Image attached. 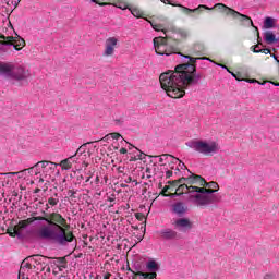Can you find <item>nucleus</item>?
<instances>
[{
    "label": "nucleus",
    "instance_id": "f257e3e1",
    "mask_svg": "<svg viewBox=\"0 0 279 279\" xmlns=\"http://www.w3.org/2000/svg\"><path fill=\"white\" fill-rule=\"evenodd\" d=\"M204 51H206L204 45L194 44L187 49V54L179 52V56L186 58L190 62L177 65L174 71H168L160 74L159 82L168 97H171L172 99H182V97L186 95L185 90L189 86L199 84V80H202L203 76L202 73H197V60L210 59L207 57L195 58L192 56H203Z\"/></svg>",
    "mask_w": 279,
    "mask_h": 279
},
{
    "label": "nucleus",
    "instance_id": "f03ea898",
    "mask_svg": "<svg viewBox=\"0 0 279 279\" xmlns=\"http://www.w3.org/2000/svg\"><path fill=\"white\" fill-rule=\"evenodd\" d=\"M35 215L36 211L32 214L31 218L25 219L27 226H32L34 221H46V223H48L41 226L37 230V236H39V239L53 241L54 243H58V245H69V243L75 241V234H73V231L69 230L71 226L66 222V218L60 213L52 211L47 214L46 211H43V215L45 216Z\"/></svg>",
    "mask_w": 279,
    "mask_h": 279
},
{
    "label": "nucleus",
    "instance_id": "7ed1b4c3",
    "mask_svg": "<svg viewBox=\"0 0 279 279\" xmlns=\"http://www.w3.org/2000/svg\"><path fill=\"white\" fill-rule=\"evenodd\" d=\"M219 191V184L215 181L206 182L202 185V187L197 186V194L191 195L190 199H194V204L199 208H206L211 204H217L221 202V197L217 194Z\"/></svg>",
    "mask_w": 279,
    "mask_h": 279
},
{
    "label": "nucleus",
    "instance_id": "20e7f679",
    "mask_svg": "<svg viewBox=\"0 0 279 279\" xmlns=\"http://www.w3.org/2000/svg\"><path fill=\"white\" fill-rule=\"evenodd\" d=\"M216 8H218L219 12L221 14H226V16H232V19H235L239 21L240 25L242 27H245V25H251V27H254L257 32V38L260 39V33H258V27L254 26V21H252V17L248 15H245L223 3H216Z\"/></svg>",
    "mask_w": 279,
    "mask_h": 279
},
{
    "label": "nucleus",
    "instance_id": "39448f33",
    "mask_svg": "<svg viewBox=\"0 0 279 279\" xmlns=\"http://www.w3.org/2000/svg\"><path fill=\"white\" fill-rule=\"evenodd\" d=\"M165 37H155L153 39L155 51L158 56H173V53H177L180 56V48L175 46H171L169 44V40H171V37L167 35V32H165Z\"/></svg>",
    "mask_w": 279,
    "mask_h": 279
},
{
    "label": "nucleus",
    "instance_id": "423d86ee",
    "mask_svg": "<svg viewBox=\"0 0 279 279\" xmlns=\"http://www.w3.org/2000/svg\"><path fill=\"white\" fill-rule=\"evenodd\" d=\"M193 149L203 156H214L219 151L217 142L196 141L192 144Z\"/></svg>",
    "mask_w": 279,
    "mask_h": 279
},
{
    "label": "nucleus",
    "instance_id": "0eeeda50",
    "mask_svg": "<svg viewBox=\"0 0 279 279\" xmlns=\"http://www.w3.org/2000/svg\"><path fill=\"white\" fill-rule=\"evenodd\" d=\"M0 45H13L15 51H21L25 47V39L21 36H5L0 34Z\"/></svg>",
    "mask_w": 279,
    "mask_h": 279
},
{
    "label": "nucleus",
    "instance_id": "6e6552de",
    "mask_svg": "<svg viewBox=\"0 0 279 279\" xmlns=\"http://www.w3.org/2000/svg\"><path fill=\"white\" fill-rule=\"evenodd\" d=\"M32 269H36V265L29 260V257H26L21 264L19 278L29 279V276H32Z\"/></svg>",
    "mask_w": 279,
    "mask_h": 279
},
{
    "label": "nucleus",
    "instance_id": "1a4fd4ad",
    "mask_svg": "<svg viewBox=\"0 0 279 279\" xmlns=\"http://www.w3.org/2000/svg\"><path fill=\"white\" fill-rule=\"evenodd\" d=\"M118 43H119V39H117L116 37L107 38L105 41V51H104L102 56L105 58H110V56H114V49H116Z\"/></svg>",
    "mask_w": 279,
    "mask_h": 279
},
{
    "label": "nucleus",
    "instance_id": "9d476101",
    "mask_svg": "<svg viewBox=\"0 0 279 279\" xmlns=\"http://www.w3.org/2000/svg\"><path fill=\"white\" fill-rule=\"evenodd\" d=\"M184 193H196L197 195V186H191L187 183L180 184L177 186L174 193H170V197L184 195Z\"/></svg>",
    "mask_w": 279,
    "mask_h": 279
},
{
    "label": "nucleus",
    "instance_id": "9b49d317",
    "mask_svg": "<svg viewBox=\"0 0 279 279\" xmlns=\"http://www.w3.org/2000/svg\"><path fill=\"white\" fill-rule=\"evenodd\" d=\"M28 257H29L31 263H33V265L36 266V269L38 271H45V267H47V259L49 257L43 256V255H32Z\"/></svg>",
    "mask_w": 279,
    "mask_h": 279
},
{
    "label": "nucleus",
    "instance_id": "f8f14e48",
    "mask_svg": "<svg viewBox=\"0 0 279 279\" xmlns=\"http://www.w3.org/2000/svg\"><path fill=\"white\" fill-rule=\"evenodd\" d=\"M11 77L13 80H25L29 77V71L25 70L23 66H14L11 71Z\"/></svg>",
    "mask_w": 279,
    "mask_h": 279
},
{
    "label": "nucleus",
    "instance_id": "ddd939ff",
    "mask_svg": "<svg viewBox=\"0 0 279 279\" xmlns=\"http://www.w3.org/2000/svg\"><path fill=\"white\" fill-rule=\"evenodd\" d=\"M203 184H206V179L202 175L192 173L187 177V186H198V189H202Z\"/></svg>",
    "mask_w": 279,
    "mask_h": 279
},
{
    "label": "nucleus",
    "instance_id": "4468645a",
    "mask_svg": "<svg viewBox=\"0 0 279 279\" xmlns=\"http://www.w3.org/2000/svg\"><path fill=\"white\" fill-rule=\"evenodd\" d=\"M186 210H189V206L184 202H177L172 205V213L179 217H182Z\"/></svg>",
    "mask_w": 279,
    "mask_h": 279
},
{
    "label": "nucleus",
    "instance_id": "2eb2a0df",
    "mask_svg": "<svg viewBox=\"0 0 279 279\" xmlns=\"http://www.w3.org/2000/svg\"><path fill=\"white\" fill-rule=\"evenodd\" d=\"M159 235L161 239H165L166 241L178 239V232L172 229H162L161 231H159Z\"/></svg>",
    "mask_w": 279,
    "mask_h": 279
},
{
    "label": "nucleus",
    "instance_id": "dca6fc26",
    "mask_svg": "<svg viewBox=\"0 0 279 279\" xmlns=\"http://www.w3.org/2000/svg\"><path fill=\"white\" fill-rule=\"evenodd\" d=\"M12 63L0 62V75L12 77Z\"/></svg>",
    "mask_w": 279,
    "mask_h": 279
},
{
    "label": "nucleus",
    "instance_id": "f3484780",
    "mask_svg": "<svg viewBox=\"0 0 279 279\" xmlns=\"http://www.w3.org/2000/svg\"><path fill=\"white\" fill-rule=\"evenodd\" d=\"M177 228H185L186 230H191L193 228V222L189 218H180L174 222Z\"/></svg>",
    "mask_w": 279,
    "mask_h": 279
},
{
    "label": "nucleus",
    "instance_id": "a211bd4d",
    "mask_svg": "<svg viewBox=\"0 0 279 279\" xmlns=\"http://www.w3.org/2000/svg\"><path fill=\"white\" fill-rule=\"evenodd\" d=\"M37 165H38V168L41 165L43 173H47V169H50V171H56V163H53L51 161H47V160L38 161Z\"/></svg>",
    "mask_w": 279,
    "mask_h": 279
},
{
    "label": "nucleus",
    "instance_id": "6ab92c4d",
    "mask_svg": "<svg viewBox=\"0 0 279 279\" xmlns=\"http://www.w3.org/2000/svg\"><path fill=\"white\" fill-rule=\"evenodd\" d=\"M175 189H178V185L168 184L162 189V191L160 192V195H162V197H171V193H173V191H175ZM167 193H169V194H167Z\"/></svg>",
    "mask_w": 279,
    "mask_h": 279
},
{
    "label": "nucleus",
    "instance_id": "aec40b11",
    "mask_svg": "<svg viewBox=\"0 0 279 279\" xmlns=\"http://www.w3.org/2000/svg\"><path fill=\"white\" fill-rule=\"evenodd\" d=\"M264 40H265V43H267V45H274V43H278L276 35L274 33H271L270 31H267L264 34Z\"/></svg>",
    "mask_w": 279,
    "mask_h": 279
},
{
    "label": "nucleus",
    "instance_id": "412c9836",
    "mask_svg": "<svg viewBox=\"0 0 279 279\" xmlns=\"http://www.w3.org/2000/svg\"><path fill=\"white\" fill-rule=\"evenodd\" d=\"M20 172H17L19 174ZM21 173H29V175H40V169H38V163H35L33 167L24 169Z\"/></svg>",
    "mask_w": 279,
    "mask_h": 279
},
{
    "label": "nucleus",
    "instance_id": "4be33fe9",
    "mask_svg": "<svg viewBox=\"0 0 279 279\" xmlns=\"http://www.w3.org/2000/svg\"><path fill=\"white\" fill-rule=\"evenodd\" d=\"M204 10H208L209 12H213V10H219V7L215 4L214 7L209 8L208 5L199 4L197 8L192 9V13L197 12L199 14V12H203Z\"/></svg>",
    "mask_w": 279,
    "mask_h": 279
},
{
    "label": "nucleus",
    "instance_id": "5701e85b",
    "mask_svg": "<svg viewBox=\"0 0 279 279\" xmlns=\"http://www.w3.org/2000/svg\"><path fill=\"white\" fill-rule=\"evenodd\" d=\"M135 276H143L144 279H155L158 274L156 271L153 272H143V271H137L135 272Z\"/></svg>",
    "mask_w": 279,
    "mask_h": 279
},
{
    "label": "nucleus",
    "instance_id": "b1692460",
    "mask_svg": "<svg viewBox=\"0 0 279 279\" xmlns=\"http://www.w3.org/2000/svg\"><path fill=\"white\" fill-rule=\"evenodd\" d=\"M129 10L131 14H133V16H135L136 19H143V16H145L143 11H141V9L138 8H129Z\"/></svg>",
    "mask_w": 279,
    "mask_h": 279
},
{
    "label": "nucleus",
    "instance_id": "393cba45",
    "mask_svg": "<svg viewBox=\"0 0 279 279\" xmlns=\"http://www.w3.org/2000/svg\"><path fill=\"white\" fill-rule=\"evenodd\" d=\"M275 24H276V20H274L272 17H266L265 21H264V27L266 29L274 28Z\"/></svg>",
    "mask_w": 279,
    "mask_h": 279
},
{
    "label": "nucleus",
    "instance_id": "a878e982",
    "mask_svg": "<svg viewBox=\"0 0 279 279\" xmlns=\"http://www.w3.org/2000/svg\"><path fill=\"white\" fill-rule=\"evenodd\" d=\"M146 267H147L148 271H158V269H159L158 263H156V260H149L146 264Z\"/></svg>",
    "mask_w": 279,
    "mask_h": 279
},
{
    "label": "nucleus",
    "instance_id": "bb28decb",
    "mask_svg": "<svg viewBox=\"0 0 279 279\" xmlns=\"http://www.w3.org/2000/svg\"><path fill=\"white\" fill-rule=\"evenodd\" d=\"M48 204L53 208L54 206H58L60 204V198H58V193L54 194V197H49L48 198Z\"/></svg>",
    "mask_w": 279,
    "mask_h": 279
},
{
    "label": "nucleus",
    "instance_id": "cd10ccee",
    "mask_svg": "<svg viewBox=\"0 0 279 279\" xmlns=\"http://www.w3.org/2000/svg\"><path fill=\"white\" fill-rule=\"evenodd\" d=\"M168 184H174V186H180V184H187V178H180L178 180L168 181Z\"/></svg>",
    "mask_w": 279,
    "mask_h": 279
},
{
    "label": "nucleus",
    "instance_id": "c85d7f7f",
    "mask_svg": "<svg viewBox=\"0 0 279 279\" xmlns=\"http://www.w3.org/2000/svg\"><path fill=\"white\" fill-rule=\"evenodd\" d=\"M61 169L69 171L73 167V163L69 159H63L60 163Z\"/></svg>",
    "mask_w": 279,
    "mask_h": 279
},
{
    "label": "nucleus",
    "instance_id": "c756f323",
    "mask_svg": "<svg viewBox=\"0 0 279 279\" xmlns=\"http://www.w3.org/2000/svg\"><path fill=\"white\" fill-rule=\"evenodd\" d=\"M7 232L9 233V236H12V239H14L15 236H17V234H21V231L17 230L15 227L12 228H8Z\"/></svg>",
    "mask_w": 279,
    "mask_h": 279
},
{
    "label": "nucleus",
    "instance_id": "7c9ffc66",
    "mask_svg": "<svg viewBox=\"0 0 279 279\" xmlns=\"http://www.w3.org/2000/svg\"><path fill=\"white\" fill-rule=\"evenodd\" d=\"M172 8H181L184 14H193V9L186 8L182 4H172Z\"/></svg>",
    "mask_w": 279,
    "mask_h": 279
},
{
    "label": "nucleus",
    "instance_id": "2f4dec72",
    "mask_svg": "<svg viewBox=\"0 0 279 279\" xmlns=\"http://www.w3.org/2000/svg\"><path fill=\"white\" fill-rule=\"evenodd\" d=\"M27 221L26 220H21L15 228L21 232L22 230H25L27 228Z\"/></svg>",
    "mask_w": 279,
    "mask_h": 279
},
{
    "label": "nucleus",
    "instance_id": "473e14b6",
    "mask_svg": "<svg viewBox=\"0 0 279 279\" xmlns=\"http://www.w3.org/2000/svg\"><path fill=\"white\" fill-rule=\"evenodd\" d=\"M175 161H173V163L179 162V167L175 169V171H180V169H186V165H184V162L180 161L179 158H173Z\"/></svg>",
    "mask_w": 279,
    "mask_h": 279
},
{
    "label": "nucleus",
    "instance_id": "72a5a7b5",
    "mask_svg": "<svg viewBox=\"0 0 279 279\" xmlns=\"http://www.w3.org/2000/svg\"><path fill=\"white\" fill-rule=\"evenodd\" d=\"M231 75L238 80V82H243V74L241 72H231Z\"/></svg>",
    "mask_w": 279,
    "mask_h": 279
},
{
    "label": "nucleus",
    "instance_id": "f704fd0d",
    "mask_svg": "<svg viewBox=\"0 0 279 279\" xmlns=\"http://www.w3.org/2000/svg\"><path fill=\"white\" fill-rule=\"evenodd\" d=\"M260 45H263L260 41H258V44L257 45H255V46H252L251 47V49H252V51H253V53H260V51L259 50H257L258 49V47H260Z\"/></svg>",
    "mask_w": 279,
    "mask_h": 279
},
{
    "label": "nucleus",
    "instance_id": "c9c22d12",
    "mask_svg": "<svg viewBox=\"0 0 279 279\" xmlns=\"http://www.w3.org/2000/svg\"><path fill=\"white\" fill-rule=\"evenodd\" d=\"M56 260L59 265H66V257H57Z\"/></svg>",
    "mask_w": 279,
    "mask_h": 279
},
{
    "label": "nucleus",
    "instance_id": "e433bc0d",
    "mask_svg": "<svg viewBox=\"0 0 279 279\" xmlns=\"http://www.w3.org/2000/svg\"><path fill=\"white\" fill-rule=\"evenodd\" d=\"M175 158L173 155H169V154H163L161 155V157L159 158V162H165V158Z\"/></svg>",
    "mask_w": 279,
    "mask_h": 279
},
{
    "label": "nucleus",
    "instance_id": "4c0bfd02",
    "mask_svg": "<svg viewBox=\"0 0 279 279\" xmlns=\"http://www.w3.org/2000/svg\"><path fill=\"white\" fill-rule=\"evenodd\" d=\"M135 218L137 221H143V219H145V215L143 213H136Z\"/></svg>",
    "mask_w": 279,
    "mask_h": 279
},
{
    "label": "nucleus",
    "instance_id": "58836bf2",
    "mask_svg": "<svg viewBox=\"0 0 279 279\" xmlns=\"http://www.w3.org/2000/svg\"><path fill=\"white\" fill-rule=\"evenodd\" d=\"M110 136L111 138H113V141H119V138H121V135L117 132L110 133Z\"/></svg>",
    "mask_w": 279,
    "mask_h": 279
},
{
    "label": "nucleus",
    "instance_id": "ea45409f",
    "mask_svg": "<svg viewBox=\"0 0 279 279\" xmlns=\"http://www.w3.org/2000/svg\"><path fill=\"white\" fill-rule=\"evenodd\" d=\"M267 82H269V84H272V86H279V82H276V81H265V82L259 83V84H262V86H263V85L267 84Z\"/></svg>",
    "mask_w": 279,
    "mask_h": 279
},
{
    "label": "nucleus",
    "instance_id": "a19ab883",
    "mask_svg": "<svg viewBox=\"0 0 279 279\" xmlns=\"http://www.w3.org/2000/svg\"><path fill=\"white\" fill-rule=\"evenodd\" d=\"M259 53H265V56L271 53V50L268 49V48H263V49H259Z\"/></svg>",
    "mask_w": 279,
    "mask_h": 279
},
{
    "label": "nucleus",
    "instance_id": "79ce46f5",
    "mask_svg": "<svg viewBox=\"0 0 279 279\" xmlns=\"http://www.w3.org/2000/svg\"><path fill=\"white\" fill-rule=\"evenodd\" d=\"M120 10H128L130 9V5L126 3H121V5H119Z\"/></svg>",
    "mask_w": 279,
    "mask_h": 279
},
{
    "label": "nucleus",
    "instance_id": "37998d69",
    "mask_svg": "<svg viewBox=\"0 0 279 279\" xmlns=\"http://www.w3.org/2000/svg\"><path fill=\"white\" fill-rule=\"evenodd\" d=\"M173 175V170L166 171V178L169 180Z\"/></svg>",
    "mask_w": 279,
    "mask_h": 279
},
{
    "label": "nucleus",
    "instance_id": "c03bdc74",
    "mask_svg": "<svg viewBox=\"0 0 279 279\" xmlns=\"http://www.w3.org/2000/svg\"><path fill=\"white\" fill-rule=\"evenodd\" d=\"M0 175H19V172H5V173H0Z\"/></svg>",
    "mask_w": 279,
    "mask_h": 279
},
{
    "label": "nucleus",
    "instance_id": "a18cd8bd",
    "mask_svg": "<svg viewBox=\"0 0 279 279\" xmlns=\"http://www.w3.org/2000/svg\"><path fill=\"white\" fill-rule=\"evenodd\" d=\"M75 193H77L75 190H69L68 195H70V197H75Z\"/></svg>",
    "mask_w": 279,
    "mask_h": 279
},
{
    "label": "nucleus",
    "instance_id": "49530a36",
    "mask_svg": "<svg viewBox=\"0 0 279 279\" xmlns=\"http://www.w3.org/2000/svg\"><path fill=\"white\" fill-rule=\"evenodd\" d=\"M153 28L156 31V32H160L162 29V26L161 25H153Z\"/></svg>",
    "mask_w": 279,
    "mask_h": 279
},
{
    "label": "nucleus",
    "instance_id": "de8ad7c7",
    "mask_svg": "<svg viewBox=\"0 0 279 279\" xmlns=\"http://www.w3.org/2000/svg\"><path fill=\"white\" fill-rule=\"evenodd\" d=\"M161 3H167L168 5H177L175 3H172L171 0H161Z\"/></svg>",
    "mask_w": 279,
    "mask_h": 279
},
{
    "label": "nucleus",
    "instance_id": "09e8293b",
    "mask_svg": "<svg viewBox=\"0 0 279 279\" xmlns=\"http://www.w3.org/2000/svg\"><path fill=\"white\" fill-rule=\"evenodd\" d=\"M111 277H112V274H110V272H106L104 275V279H110Z\"/></svg>",
    "mask_w": 279,
    "mask_h": 279
},
{
    "label": "nucleus",
    "instance_id": "8fccbe9b",
    "mask_svg": "<svg viewBox=\"0 0 279 279\" xmlns=\"http://www.w3.org/2000/svg\"><path fill=\"white\" fill-rule=\"evenodd\" d=\"M120 154H128V148H121Z\"/></svg>",
    "mask_w": 279,
    "mask_h": 279
},
{
    "label": "nucleus",
    "instance_id": "3c124183",
    "mask_svg": "<svg viewBox=\"0 0 279 279\" xmlns=\"http://www.w3.org/2000/svg\"><path fill=\"white\" fill-rule=\"evenodd\" d=\"M130 182H132V177H128V178L125 179V183H126V184H130Z\"/></svg>",
    "mask_w": 279,
    "mask_h": 279
},
{
    "label": "nucleus",
    "instance_id": "603ef678",
    "mask_svg": "<svg viewBox=\"0 0 279 279\" xmlns=\"http://www.w3.org/2000/svg\"><path fill=\"white\" fill-rule=\"evenodd\" d=\"M128 271H131L132 274H134V276L136 275V272L134 270H132V268H130V267H128ZM135 278H136V276L133 277V279H135Z\"/></svg>",
    "mask_w": 279,
    "mask_h": 279
},
{
    "label": "nucleus",
    "instance_id": "864d4df0",
    "mask_svg": "<svg viewBox=\"0 0 279 279\" xmlns=\"http://www.w3.org/2000/svg\"><path fill=\"white\" fill-rule=\"evenodd\" d=\"M77 154H82V146L76 150L74 156H77Z\"/></svg>",
    "mask_w": 279,
    "mask_h": 279
},
{
    "label": "nucleus",
    "instance_id": "5fc2aeb1",
    "mask_svg": "<svg viewBox=\"0 0 279 279\" xmlns=\"http://www.w3.org/2000/svg\"><path fill=\"white\" fill-rule=\"evenodd\" d=\"M270 57L274 58L276 62H278V57H276L274 53L270 52Z\"/></svg>",
    "mask_w": 279,
    "mask_h": 279
},
{
    "label": "nucleus",
    "instance_id": "6e6d98bb",
    "mask_svg": "<svg viewBox=\"0 0 279 279\" xmlns=\"http://www.w3.org/2000/svg\"><path fill=\"white\" fill-rule=\"evenodd\" d=\"M94 3H98V5H106V3H99L97 0H92Z\"/></svg>",
    "mask_w": 279,
    "mask_h": 279
},
{
    "label": "nucleus",
    "instance_id": "4d7b16f0",
    "mask_svg": "<svg viewBox=\"0 0 279 279\" xmlns=\"http://www.w3.org/2000/svg\"><path fill=\"white\" fill-rule=\"evenodd\" d=\"M143 156H145V155H144L143 151H141V154H140V156H138V159H140V160H143Z\"/></svg>",
    "mask_w": 279,
    "mask_h": 279
},
{
    "label": "nucleus",
    "instance_id": "13d9d810",
    "mask_svg": "<svg viewBox=\"0 0 279 279\" xmlns=\"http://www.w3.org/2000/svg\"><path fill=\"white\" fill-rule=\"evenodd\" d=\"M19 3H21V0L15 1L14 8H19Z\"/></svg>",
    "mask_w": 279,
    "mask_h": 279
},
{
    "label": "nucleus",
    "instance_id": "bf43d9fd",
    "mask_svg": "<svg viewBox=\"0 0 279 279\" xmlns=\"http://www.w3.org/2000/svg\"><path fill=\"white\" fill-rule=\"evenodd\" d=\"M118 172H119V173H123V168H122V167H119V168H118Z\"/></svg>",
    "mask_w": 279,
    "mask_h": 279
},
{
    "label": "nucleus",
    "instance_id": "052dcab7",
    "mask_svg": "<svg viewBox=\"0 0 279 279\" xmlns=\"http://www.w3.org/2000/svg\"><path fill=\"white\" fill-rule=\"evenodd\" d=\"M50 208H51V205H49V203L46 204V210H49Z\"/></svg>",
    "mask_w": 279,
    "mask_h": 279
},
{
    "label": "nucleus",
    "instance_id": "680f3d73",
    "mask_svg": "<svg viewBox=\"0 0 279 279\" xmlns=\"http://www.w3.org/2000/svg\"><path fill=\"white\" fill-rule=\"evenodd\" d=\"M39 182L43 184V182H45V179L43 177H40Z\"/></svg>",
    "mask_w": 279,
    "mask_h": 279
},
{
    "label": "nucleus",
    "instance_id": "e2e57ef3",
    "mask_svg": "<svg viewBox=\"0 0 279 279\" xmlns=\"http://www.w3.org/2000/svg\"><path fill=\"white\" fill-rule=\"evenodd\" d=\"M39 192H40V189L38 187L34 190V193H39Z\"/></svg>",
    "mask_w": 279,
    "mask_h": 279
},
{
    "label": "nucleus",
    "instance_id": "0e129e2a",
    "mask_svg": "<svg viewBox=\"0 0 279 279\" xmlns=\"http://www.w3.org/2000/svg\"><path fill=\"white\" fill-rule=\"evenodd\" d=\"M108 202H114V197H109Z\"/></svg>",
    "mask_w": 279,
    "mask_h": 279
},
{
    "label": "nucleus",
    "instance_id": "69168bd1",
    "mask_svg": "<svg viewBox=\"0 0 279 279\" xmlns=\"http://www.w3.org/2000/svg\"><path fill=\"white\" fill-rule=\"evenodd\" d=\"M247 82H250L251 84H254V82H256V80H248Z\"/></svg>",
    "mask_w": 279,
    "mask_h": 279
},
{
    "label": "nucleus",
    "instance_id": "338daca9",
    "mask_svg": "<svg viewBox=\"0 0 279 279\" xmlns=\"http://www.w3.org/2000/svg\"><path fill=\"white\" fill-rule=\"evenodd\" d=\"M146 173H151V169L146 168Z\"/></svg>",
    "mask_w": 279,
    "mask_h": 279
},
{
    "label": "nucleus",
    "instance_id": "774afa93",
    "mask_svg": "<svg viewBox=\"0 0 279 279\" xmlns=\"http://www.w3.org/2000/svg\"><path fill=\"white\" fill-rule=\"evenodd\" d=\"M90 178H92V177H87V179L85 180V182H90Z\"/></svg>",
    "mask_w": 279,
    "mask_h": 279
}]
</instances>
